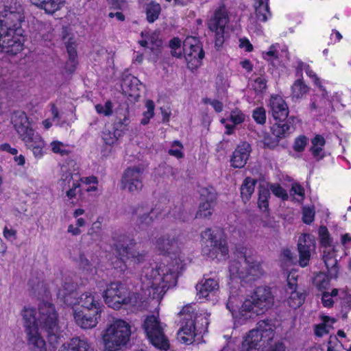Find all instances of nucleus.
Wrapping results in <instances>:
<instances>
[{
    "mask_svg": "<svg viewBox=\"0 0 351 351\" xmlns=\"http://www.w3.org/2000/svg\"><path fill=\"white\" fill-rule=\"evenodd\" d=\"M155 248L160 253L169 256L167 264L158 263L155 266L143 269L141 276V289L157 300L161 299L167 287L175 282L177 275L184 269L185 256L181 252L177 239L169 236L159 237Z\"/></svg>",
    "mask_w": 351,
    "mask_h": 351,
    "instance_id": "1",
    "label": "nucleus"
},
{
    "mask_svg": "<svg viewBox=\"0 0 351 351\" xmlns=\"http://www.w3.org/2000/svg\"><path fill=\"white\" fill-rule=\"evenodd\" d=\"M239 300L234 291H230V295L226 304L227 308L232 313L234 325H242L248 320L254 319L263 313L274 303V297L270 288L267 287H257L254 292L243 302L238 308Z\"/></svg>",
    "mask_w": 351,
    "mask_h": 351,
    "instance_id": "2",
    "label": "nucleus"
},
{
    "mask_svg": "<svg viewBox=\"0 0 351 351\" xmlns=\"http://www.w3.org/2000/svg\"><path fill=\"white\" fill-rule=\"evenodd\" d=\"M274 337V326L264 320L260 321L256 328L250 330L243 337L240 351H285V346L281 342L265 350Z\"/></svg>",
    "mask_w": 351,
    "mask_h": 351,
    "instance_id": "3",
    "label": "nucleus"
},
{
    "mask_svg": "<svg viewBox=\"0 0 351 351\" xmlns=\"http://www.w3.org/2000/svg\"><path fill=\"white\" fill-rule=\"evenodd\" d=\"M131 325L122 319H115L104 330L102 335L104 348L108 351H119L130 341Z\"/></svg>",
    "mask_w": 351,
    "mask_h": 351,
    "instance_id": "4",
    "label": "nucleus"
},
{
    "mask_svg": "<svg viewBox=\"0 0 351 351\" xmlns=\"http://www.w3.org/2000/svg\"><path fill=\"white\" fill-rule=\"evenodd\" d=\"M12 123L27 147L32 150L35 156H41L45 145L44 141L32 128L26 114L21 111L15 112L12 117Z\"/></svg>",
    "mask_w": 351,
    "mask_h": 351,
    "instance_id": "5",
    "label": "nucleus"
},
{
    "mask_svg": "<svg viewBox=\"0 0 351 351\" xmlns=\"http://www.w3.org/2000/svg\"><path fill=\"white\" fill-rule=\"evenodd\" d=\"M230 278L237 282L239 279L254 280L264 275L261 263L252 256L241 255L231 261L229 267Z\"/></svg>",
    "mask_w": 351,
    "mask_h": 351,
    "instance_id": "6",
    "label": "nucleus"
},
{
    "mask_svg": "<svg viewBox=\"0 0 351 351\" xmlns=\"http://www.w3.org/2000/svg\"><path fill=\"white\" fill-rule=\"evenodd\" d=\"M201 242L204 256L218 261L226 258L228 248L226 237L221 230L206 229L201 234Z\"/></svg>",
    "mask_w": 351,
    "mask_h": 351,
    "instance_id": "7",
    "label": "nucleus"
},
{
    "mask_svg": "<svg viewBox=\"0 0 351 351\" xmlns=\"http://www.w3.org/2000/svg\"><path fill=\"white\" fill-rule=\"evenodd\" d=\"M5 3L3 11L1 12L3 19H0L1 27L3 29L2 32L23 36L22 25L25 23V16L22 6L13 0H6Z\"/></svg>",
    "mask_w": 351,
    "mask_h": 351,
    "instance_id": "8",
    "label": "nucleus"
},
{
    "mask_svg": "<svg viewBox=\"0 0 351 351\" xmlns=\"http://www.w3.org/2000/svg\"><path fill=\"white\" fill-rule=\"evenodd\" d=\"M39 322L42 330L47 333L49 343L55 348L60 343V327L58 315L53 304L43 302L39 305Z\"/></svg>",
    "mask_w": 351,
    "mask_h": 351,
    "instance_id": "9",
    "label": "nucleus"
},
{
    "mask_svg": "<svg viewBox=\"0 0 351 351\" xmlns=\"http://www.w3.org/2000/svg\"><path fill=\"white\" fill-rule=\"evenodd\" d=\"M143 327L149 341L155 348L162 351L169 348V341L164 332L166 324L161 322L158 317L155 315L147 317Z\"/></svg>",
    "mask_w": 351,
    "mask_h": 351,
    "instance_id": "10",
    "label": "nucleus"
},
{
    "mask_svg": "<svg viewBox=\"0 0 351 351\" xmlns=\"http://www.w3.org/2000/svg\"><path fill=\"white\" fill-rule=\"evenodd\" d=\"M126 241V237L120 236L118 238L117 243L114 244L115 250L123 261V263H115L114 267L119 268L121 271H124L127 269L125 259H127L130 263L136 265L144 263L147 258V253L145 251L131 250L125 245Z\"/></svg>",
    "mask_w": 351,
    "mask_h": 351,
    "instance_id": "11",
    "label": "nucleus"
},
{
    "mask_svg": "<svg viewBox=\"0 0 351 351\" xmlns=\"http://www.w3.org/2000/svg\"><path fill=\"white\" fill-rule=\"evenodd\" d=\"M183 51L189 69L194 70L200 66L204 53L197 38L187 37L183 43Z\"/></svg>",
    "mask_w": 351,
    "mask_h": 351,
    "instance_id": "12",
    "label": "nucleus"
},
{
    "mask_svg": "<svg viewBox=\"0 0 351 351\" xmlns=\"http://www.w3.org/2000/svg\"><path fill=\"white\" fill-rule=\"evenodd\" d=\"M104 298L108 306L114 309L123 304L132 303L128 288L121 283H111L105 291Z\"/></svg>",
    "mask_w": 351,
    "mask_h": 351,
    "instance_id": "13",
    "label": "nucleus"
},
{
    "mask_svg": "<svg viewBox=\"0 0 351 351\" xmlns=\"http://www.w3.org/2000/svg\"><path fill=\"white\" fill-rule=\"evenodd\" d=\"M143 169L138 166L127 168L121 180L122 188L131 193H138L143 186Z\"/></svg>",
    "mask_w": 351,
    "mask_h": 351,
    "instance_id": "14",
    "label": "nucleus"
},
{
    "mask_svg": "<svg viewBox=\"0 0 351 351\" xmlns=\"http://www.w3.org/2000/svg\"><path fill=\"white\" fill-rule=\"evenodd\" d=\"M0 34V52L15 56L23 49L24 37L12 32Z\"/></svg>",
    "mask_w": 351,
    "mask_h": 351,
    "instance_id": "15",
    "label": "nucleus"
},
{
    "mask_svg": "<svg viewBox=\"0 0 351 351\" xmlns=\"http://www.w3.org/2000/svg\"><path fill=\"white\" fill-rule=\"evenodd\" d=\"M228 22L227 10L223 5H221L215 12L214 16L208 23L210 31L215 33L216 45H221L223 43L224 28Z\"/></svg>",
    "mask_w": 351,
    "mask_h": 351,
    "instance_id": "16",
    "label": "nucleus"
},
{
    "mask_svg": "<svg viewBox=\"0 0 351 351\" xmlns=\"http://www.w3.org/2000/svg\"><path fill=\"white\" fill-rule=\"evenodd\" d=\"M262 58L274 68L282 66L284 61L289 58L287 47L279 43L272 44L263 51Z\"/></svg>",
    "mask_w": 351,
    "mask_h": 351,
    "instance_id": "17",
    "label": "nucleus"
},
{
    "mask_svg": "<svg viewBox=\"0 0 351 351\" xmlns=\"http://www.w3.org/2000/svg\"><path fill=\"white\" fill-rule=\"evenodd\" d=\"M191 306H186L182 311V314L184 315V319L186 320L185 324L180 329L177 334L178 340L185 344H191L193 342L195 337V320L192 319L194 311H191Z\"/></svg>",
    "mask_w": 351,
    "mask_h": 351,
    "instance_id": "18",
    "label": "nucleus"
},
{
    "mask_svg": "<svg viewBox=\"0 0 351 351\" xmlns=\"http://www.w3.org/2000/svg\"><path fill=\"white\" fill-rule=\"evenodd\" d=\"M201 202L196 217H209L213 211L217 193L212 187L204 188L200 192Z\"/></svg>",
    "mask_w": 351,
    "mask_h": 351,
    "instance_id": "19",
    "label": "nucleus"
},
{
    "mask_svg": "<svg viewBox=\"0 0 351 351\" xmlns=\"http://www.w3.org/2000/svg\"><path fill=\"white\" fill-rule=\"evenodd\" d=\"M142 86L141 82L132 75H127L123 77L121 88L123 93L131 101H137L141 96L140 87Z\"/></svg>",
    "mask_w": 351,
    "mask_h": 351,
    "instance_id": "20",
    "label": "nucleus"
},
{
    "mask_svg": "<svg viewBox=\"0 0 351 351\" xmlns=\"http://www.w3.org/2000/svg\"><path fill=\"white\" fill-rule=\"evenodd\" d=\"M298 245L300 254V265L305 267L310 260L311 251L314 246V241L310 234H304L299 237Z\"/></svg>",
    "mask_w": 351,
    "mask_h": 351,
    "instance_id": "21",
    "label": "nucleus"
},
{
    "mask_svg": "<svg viewBox=\"0 0 351 351\" xmlns=\"http://www.w3.org/2000/svg\"><path fill=\"white\" fill-rule=\"evenodd\" d=\"M251 147L246 142L239 144L233 152L230 162L231 167L234 168L243 167L249 158Z\"/></svg>",
    "mask_w": 351,
    "mask_h": 351,
    "instance_id": "22",
    "label": "nucleus"
},
{
    "mask_svg": "<svg viewBox=\"0 0 351 351\" xmlns=\"http://www.w3.org/2000/svg\"><path fill=\"white\" fill-rule=\"evenodd\" d=\"M196 289L197 296L199 299L210 300L218 291L219 285L216 280L208 278L197 284Z\"/></svg>",
    "mask_w": 351,
    "mask_h": 351,
    "instance_id": "23",
    "label": "nucleus"
},
{
    "mask_svg": "<svg viewBox=\"0 0 351 351\" xmlns=\"http://www.w3.org/2000/svg\"><path fill=\"white\" fill-rule=\"evenodd\" d=\"M271 114L276 120H284L289 114L288 106L280 96H271L269 101Z\"/></svg>",
    "mask_w": 351,
    "mask_h": 351,
    "instance_id": "24",
    "label": "nucleus"
},
{
    "mask_svg": "<svg viewBox=\"0 0 351 351\" xmlns=\"http://www.w3.org/2000/svg\"><path fill=\"white\" fill-rule=\"evenodd\" d=\"M138 43L144 47H147L153 51H158L162 45L159 33L156 31H145L141 32V39Z\"/></svg>",
    "mask_w": 351,
    "mask_h": 351,
    "instance_id": "25",
    "label": "nucleus"
},
{
    "mask_svg": "<svg viewBox=\"0 0 351 351\" xmlns=\"http://www.w3.org/2000/svg\"><path fill=\"white\" fill-rule=\"evenodd\" d=\"M62 171L63 173L59 180V184L62 186V191L66 190V196L71 199L75 196V189L80 186V184L73 180L72 173L68 171L66 167L62 168Z\"/></svg>",
    "mask_w": 351,
    "mask_h": 351,
    "instance_id": "26",
    "label": "nucleus"
},
{
    "mask_svg": "<svg viewBox=\"0 0 351 351\" xmlns=\"http://www.w3.org/2000/svg\"><path fill=\"white\" fill-rule=\"evenodd\" d=\"M335 247H327L323 249V260L330 278H336L338 273L337 267V260L335 255Z\"/></svg>",
    "mask_w": 351,
    "mask_h": 351,
    "instance_id": "27",
    "label": "nucleus"
},
{
    "mask_svg": "<svg viewBox=\"0 0 351 351\" xmlns=\"http://www.w3.org/2000/svg\"><path fill=\"white\" fill-rule=\"evenodd\" d=\"M285 290L289 295V305L294 308L300 306L304 300V295L296 290V285L289 282Z\"/></svg>",
    "mask_w": 351,
    "mask_h": 351,
    "instance_id": "28",
    "label": "nucleus"
},
{
    "mask_svg": "<svg viewBox=\"0 0 351 351\" xmlns=\"http://www.w3.org/2000/svg\"><path fill=\"white\" fill-rule=\"evenodd\" d=\"M28 344L32 351H47L46 343L38 332V329L33 328L27 332Z\"/></svg>",
    "mask_w": 351,
    "mask_h": 351,
    "instance_id": "29",
    "label": "nucleus"
},
{
    "mask_svg": "<svg viewBox=\"0 0 351 351\" xmlns=\"http://www.w3.org/2000/svg\"><path fill=\"white\" fill-rule=\"evenodd\" d=\"M230 120L233 123V125H230L226 123V120L222 119L221 122L225 125L226 128V133L227 134H230L232 133L234 125L242 123L245 120V114L239 108H235L230 111Z\"/></svg>",
    "mask_w": 351,
    "mask_h": 351,
    "instance_id": "30",
    "label": "nucleus"
},
{
    "mask_svg": "<svg viewBox=\"0 0 351 351\" xmlns=\"http://www.w3.org/2000/svg\"><path fill=\"white\" fill-rule=\"evenodd\" d=\"M254 8L258 21L265 22L271 16L269 8V0H254Z\"/></svg>",
    "mask_w": 351,
    "mask_h": 351,
    "instance_id": "31",
    "label": "nucleus"
},
{
    "mask_svg": "<svg viewBox=\"0 0 351 351\" xmlns=\"http://www.w3.org/2000/svg\"><path fill=\"white\" fill-rule=\"evenodd\" d=\"M320 319L322 322L315 325L314 329L315 335L319 337L328 334L335 322V319L334 318H331L327 315H322L320 316Z\"/></svg>",
    "mask_w": 351,
    "mask_h": 351,
    "instance_id": "32",
    "label": "nucleus"
},
{
    "mask_svg": "<svg viewBox=\"0 0 351 351\" xmlns=\"http://www.w3.org/2000/svg\"><path fill=\"white\" fill-rule=\"evenodd\" d=\"M137 224L141 229H145L153 221V211L146 208H138L136 210Z\"/></svg>",
    "mask_w": 351,
    "mask_h": 351,
    "instance_id": "33",
    "label": "nucleus"
},
{
    "mask_svg": "<svg viewBox=\"0 0 351 351\" xmlns=\"http://www.w3.org/2000/svg\"><path fill=\"white\" fill-rule=\"evenodd\" d=\"M36 7L43 9L46 13L53 14L60 8V0H29Z\"/></svg>",
    "mask_w": 351,
    "mask_h": 351,
    "instance_id": "34",
    "label": "nucleus"
},
{
    "mask_svg": "<svg viewBox=\"0 0 351 351\" xmlns=\"http://www.w3.org/2000/svg\"><path fill=\"white\" fill-rule=\"evenodd\" d=\"M309 88L301 79L295 80L291 86V98L297 101L302 99L308 92Z\"/></svg>",
    "mask_w": 351,
    "mask_h": 351,
    "instance_id": "35",
    "label": "nucleus"
},
{
    "mask_svg": "<svg viewBox=\"0 0 351 351\" xmlns=\"http://www.w3.org/2000/svg\"><path fill=\"white\" fill-rule=\"evenodd\" d=\"M311 152L313 156L317 160L323 158L325 156L324 147L325 145V139L321 135H316L311 141Z\"/></svg>",
    "mask_w": 351,
    "mask_h": 351,
    "instance_id": "36",
    "label": "nucleus"
},
{
    "mask_svg": "<svg viewBox=\"0 0 351 351\" xmlns=\"http://www.w3.org/2000/svg\"><path fill=\"white\" fill-rule=\"evenodd\" d=\"M59 351H88V343L79 337H74L67 346L63 344Z\"/></svg>",
    "mask_w": 351,
    "mask_h": 351,
    "instance_id": "37",
    "label": "nucleus"
},
{
    "mask_svg": "<svg viewBox=\"0 0 351 351\" xmlns=\"http://www.w3.org/2000/svg\"><path fill=\"white\" fill-rule=\"evenodd\" d=\"M89 328L97 326L100 319L101 305L99 301L93 300L89 305Z\"/></svg>",
    "mask_w": 351,
    "mask_h": 351,
    "instance_id": "38",
    "label": "nucleus"
},
{
    "mask_svg": "<svg viewBox=\"0 0 351 351\" xmlns=\"http://www.w3.org/2000/svg\"><path fill=\"white\" fill-rule=\"evenodd\" d=\"M256 181L250 178H247L243 181L241 187V194L243 202L245 203L250 200L254 191Z\"/></svg>",
    "mask_w": 351,
    "mask_h": 351,
    "instance_id": "39",
    "label": "nucleus"
},
{
    "mask_svg": "<svg viewBox=\"0 0 351 351\" xmlns=\"http://www.w3.org/2000/svg\"><path fill=\"white\" fill-rule=\"evenodd\" d=\"M23 319L27 332L32 330L33 328L36 330L38 329L36 319L35 317V311L34 309L25 308L23 312Z\"/></svg>",
    "mask_w": 351,
    "mask_h": 351,
    "instance_id": "40",
    "label": "nucleus"
},
{
    "mask_svg": "<svg viewBox=\"0 0 351 351\" xmlns=\"http://www.w3.org/2000/svg\"><path fill=\"white\" fill-rule=\"evenodd\" d=\"M270 196L269 185H261L258 190V205L261 209L266 210L269 206L268 199Z\"/></svg>",
    "mask_w": 351,
    "mask_h": 351,
    "instance_id": "41",
    "label": "nucleus"
},
{
    "mask_svg": "<svg viewBox=\"0 0 351 351\" xmlns=\"http://www.w3.org/2000/svg\"><path fill=\"white\" fill-rule=\"evenodd\" d=\"M62 40L64 43L66 51L69 55V59L71 61L77 58L76 43L73 38L70 37L68 34L62 36Z\"/></svg>",
    "mask_w": 351,
    "mask_h": 351,
    "instance_id": "42",
    "label": "nucleus"
},
{
    "mask_svg": "<svg viewBox=\"0 0 351 351\" xmlns=\"http://www.w3.org/2000/svg\"><path fill=\"white\" fill-rule=\"evenodd\" d=\"M160 5L159 3L151 2L147 6L146 14L147 19L149 23L154 22L160 13Z\"/></svg>",
    "mask_w": 351,
    "mask_h": 351,
    "instance_id": "43",
    "label": "nucleus"
},
{
    "mask_svg": "<svg viewBox=\"0 0 351 351\" xmlns=\"http://www.w3.org/2000/svg\"><path fill=\"white\" fill-rule=\"evenodd\" d=\"M130 122L129 117V112L128 110H125L122 115L117 116V121L114 124V130L123 132L127 130Z\"/></svg>",
    "mask_w": 351,
    "mask_h": 351,
    "instance_id": "44",
    "label": "nucleus"
},
{
    "mask_svg": "<svg viewBox=\"0 0 351 351\" xmlns=\"http://www.w3.org/2000/svg\"><path fill=\"white\" fill-rule=\"evenodd\" d=\"M146 110L143 113V119L141 121L142 125L149 123L150 119L154 115L155 104L152 100L148 99L145 101Z\"/></svg>",
    "mask_w": 351,
    "mask_h": 351,
    "instance_id": "45",
    "label": "nucleus"
},
{
    "mask_svg": "<svg viewBox=\"0 0 351 351\" xmlns=\"http://www.w3.org/2000/svg\"><path fill=\"white\" fill-rule=\"evenodd\" d=\"M302 69L304 70L306 75L311 77L314 84L319 88L320 91L322 92V95L324 97L327 96V92L323 87V86L321 84V81L319 78L317 76V75L315 73V72L311 69L309 65L307 64H302Z\"/></svg>",
    "mask_w": 351,
    "mask_h": 351,
    "instance_id": "46",
    "label": "nucleus"
},
{
    "mask_svg": "<svg viewBox=\"0 0 351 351\" xmlns=\"http://www.w3.org/2000/svg\"><path fill=\"white\" fill-rule=\"evenodd\" d=\"M73 315L75 320L78 326L82 328H88V318L86 314L80 309V307H76L73 309Z\"/></svg>",
    "mask_w": 351,
    "mask_h": 351,
    "instance_id": "47",
    "label": "nucleus"
},
{
    "mask_svg": "<svg viewBox=\"0 0 351 351\" xmlns=\"http://www.w3.org/2000/svg\"><path fill=\"white\" fill-rule=\"evenodd\" d=\"M289 130L290 126L287 123H276L271 127L273 134L278 138L284 137Z\"/></svg>",
    "mask_w": 351,
    "mask_h": 351,
    "instance_id": "48",
    "label": "nucleus"
},
{
    "mask_svg": "<svg viewBox=\"0 0 351 351\" xmlns=\"http://www.w3.org/2000/svg\"><path fill=\"white\" fill-rule=\"evenodd\" d=\"M318 232L319 241L323 247V249L326 248L327 247H332L330 245L331 241L328 229L325 226H321Z\"/></svg>",
    "mask_w": 351,
    "mask_h": 351,
    "instance_id": "49",
    "label": "nucleus"
},
{
    "mask_svg": "<svg viewBox=\"0 0 351 351\" xmlns=\"http://www.w3.org/2000/svg\"><path fill=\"white\" fill-rule=\"evenodd\" d=\"M168 152L172 156L182 158L184 156L182 144L178 141H173Z\"/></svg>",
    "mask_w": 351,
    "mask_h": 351,
    "instance_id": "50",
    "label": "nucleus"
},
{
    "mask_svg": "<svg viewBox=\"0 0 351 351\" xmlns=\"http://www.w3.org/2000/svg\"><path fill=\"white\" fill-rule=\"evenodd\" d=\"M314 284L319 289H325L329 285V278L324 273H319L315 276Z\"/></svg>",
    "mask_w": 351,
    "mask_h": 351,
    "instance_id": "51",
    "label": "nucleus"
},
{
    "mask_svg": "<svg viewBox=\"0 0 351 351\" xmlns=\"http://www.w3.org/2000/svg\"><path fill=\"white\" fill-rule=\"evenodd\" d=\"M120 136L121 134H117L115 132H112L110 131H105L103 133L102 138L105 144L108 145H113L117 143L119 137Z\"/></svg>",
    "mask_w": 351,
    "mask_h": 351,
    "instance_id": "52",
    "label": "nucleus"
},
{
    "mask_svg": "<svg viewBox=\"0 0 351 351\" xmlns=\"http://www.w3.org/2000/svg\"><path fill=\"white\" fill-rule=\"evenodd\" d=\"M254 120L259 124H264L266 121V113L263 107H258L254 110L252 113Z\"/></svg>",
    "mask_w": 351,
    "mask_h": 351,
    "instance_id": "53",
    "label": "nucleus"
},
{
    "mask_svg": "<svg viewBox=\"0 0 351 351\" xmlns=\"http://www.w3.org/2000/svg\"><path fill=\"white\" fill-rule=\"evenodd\" d=\"M271 191L276 197H280L282 199L288 198V195L286 191L282 188L278 184H271L269 186V191Z\"/></svg>",
    "mask_w": 351,
    "mask_h": 351,
    "instance_id": "54",
    "label": "nucleus"
},
{
    "mask_svg": "<svg viewBox=\"0 0 351 351\" xmlns=\"http://www.w3.org/2000/svg\"><path fill=\"white\" fill-rule=\"evenodd\" d=\"M95 109L99 114L110 116L112 113V104L111 101H107L104 105H96Z\"/></svg>",
    "mask_w": 351,
    "mask_h": 351,
    "instance_id": "55",
    "label": "nucleus"
},
{
    "mask_svg": "<svg viewBox=\"0 0 351 351\" xmlns=\"http://www.w3.org/2000/svg\"><path fill=\"white\" fill-rule=\"evenodd\" d=\"M181 46V40L178 38L171 39L169 42V47L171 49L172 56L180 58L181 56V51L180 50Z\"/></svg>",
    "mask_w": 351,
    "mask_h": 351,
    "instance_id": "56",
    "label": "nucleus"
},
{
    "mask_svg": "<svg viewBox=\"0 0 351 351\" xmlns=\"http://www.w3.org/2000/svg\"><path fill=\"white\" fill-rule=\"evenodd\" d=\"M315 210L311 207H304L302 209V219L305 223L309 224L313 221Z\"/></svg>",
    "mask_w": 351,
    "mask_h": 351,
    "instance_id": "57",
    "label": "nucleus"
},
{
    "mask_svg": "<svg viewBox=\"0 0 351 351\" xmlns=\"http://www.w3.org/2000/svg\"><path fill=\"white\" fill-rule=\"evenodd\" d=\"M253 89L257 93H262L267 88V82L262 77H257L252 84Z\"/></svg>",
    "mask_w": 351,
    "mask_h": 351,
    "instance_id": "58",
    "label": "nucleus"
},
{
    "mask_svg": "<svg viewBox=\"0 0 351 351\" xmlns=\"http://www.w3.org/2000/svg\"><path fill=\"white\" fill-rule=\"evenodd\" d=\"M293 254L289 250H284L282 253V265L283 267H287L293 262Z\"/></svg>",
    "mask_w": 351,
    "mask_h": 351,
    "instance_id": "59",
    "label": "nucleus"
},
{
    "mask_svg": "<svg viewBox=\"0 0 351 351\" xmlns=\"http://www.w3.org/2000/svg\"><path fill=\"white\" fill-rule=\"evenodd\" d=\"M308 143V139L304 136L297 138L294 142L293 148L297 152H302Z\"/></svg>",
    "mask_w": 351,
    "mask_h": 351,
    "instance_id": "60",
    "label": "nucleus"
},
{
    "mask_svg": "<svg viewBox=\"0 0 351 351\" xmlns=\"http://www.w3.org/2000/svg\"><path fill=\"white\" fill-rule=\"evenodd\" d=\"M291 195H298V197H295L298 201H301L303 199L304 196V190L302 186L300 184L295 183L293 184L291 190Z\"/></svg>",
    "mask_w": 351,
    "mask_h": 351,
    "instance_id": "61",
    "label": "nucleus"
},
{
    "mask_svg": "<svg viewBox=\"0 0 351 351\" xmlns=\"http://www.w3.org/2000/svg\"><path fill=\"white\" fill-rule=\"evenodd\" d=\"M343 348V344L339 341L337 338L332 339L330 337V339L328 342V349L327 351H341Z\"/></svg>",
    "mask_w": 351,
    "mask_h": 351,
    "instance_id": "62",
    "label": "nucleus"
},
{
    "mask_svg": "<svg viewBox=\"0 0 351 351\" xmlns=\"http://www.w3.org/2000/svg\"><path fill=\"white\" fill-rule=\"evenodd\" d=\"M204 103L210 104L217 112H221L223 109V103L217 99H205Z\"/></svg>",
    "mask_w": 351,
    "mask_h": 351,
    "instance_id": "63",
    "label": "nucleus"
},
{
    "mask_svg": "<svg viewBox=\"0 0 351 351\" xmlns=\"http://www.w3.org/2000/svg\"><path fill=\"white\" fill-rule=\"evenodd\" d=\"M62 145V143L60 142L53 141L51 143V149L54 153H59L62 156L67 155L68 151L60 148Z\"/></svg>",
    "mask_w": 351,
    "mask_h": 351,
    "instance_id": "64",
    "label": "nucleus"
}]
</instances>
